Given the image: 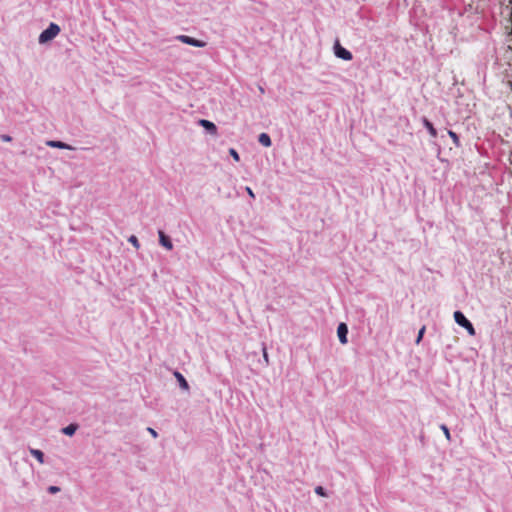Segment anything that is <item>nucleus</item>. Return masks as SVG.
<instances>
[{"mask_svg":"<svg viewBox=\"0 0 512 512\" xmlns=\"http://www.w3.org/2000/svg\"><path fill=\"white\" fill-rule=\"evenodd\" d=\"M245 190H246V192H247V194L249 195L250 198L255 199V194H254V192L252 191V189L250 187L247 186L245 188Z\"/></svg>","mask_w":512,"mask_h":512,"instance_id":"24","label":"nucleus"},{"mask_svg":"<svg viewBox=\"0 0 512 512\" xmlns=\"http://www.w3.org/2000/svg\"><path fill=\"white\" fill-rule=\"evenodd\" d=\"M198 124L201 127H203L209 134H211V135L217 134V126L213 122L206 120V119H200L198 121Z\"/></svg>","mask_w":512,"mask_h":512,"instance_id":"6","label":"nucleus"},{"mask_svg":"<svg viewBox=\"0 0 512 512\" xmlns=\"http://www.w3.org/2000/svg\"><path fill=\"white\" fill-rule=\"evenodd\" d=\"M128 242L131 243L136 249H139L140 243H139L138 238L135 235H131L128 238Z\"/></svg>","mask_w":512,"mask_h":512,"instance_id":"16","label":"nucleus"},{"mask_svg":"<svg viewBox=\"0 0 512 512\" xmlns=\"http://www.w3.org/2000/svg\"><path fill=\"white\" fill-rule=\"evenodd\" d=\"M337 335L341 344H347L348 342V327L345 323H340L337 327Z\"/></svg>","mask_w":512,"mask_h":512,"instance_id":"5","label":"nucleus"},{"mask_svg":"<svg viewBox=\"0 0 512 512\" xmlns=\"http://www.w3.org/2000/svg\"><path fill=\"white\" fill-rule=\"evenodd\" d=\"M77 429H78V425L75 423H71L62 429V433L67 436H73L75 434V432L77 431Z\"/></svg>","mask_w":512,"mask_h":512,"instance_id":"12","label":"nucleus"},{"mask_svg":"<svg viewBox=\"0 0 512 512\" xmlns=\"http://www.w3.org/2000/svg\"><path fill=\"white\" fill-rule=\"evenodd\" d=\"M46 145L51 148L65 149V150H74L75 148L65 142L59 140H48Z\"/></svg>","mask_w":512,"mask_h":512,"instance_id":"8","label":"nucleus"},{"mask_svg":"<svg viewBox=\"0 0 512 512\" xmlns=\"http://www.w3.org/2000/svg\"><path fill=\"white\" fill-rule=\"evenodd\" d=\"M448 135L451 137V139L453 140L454 144L458 147L460 146V139H459V136L452 130H448Z\"/></svg>","mask_w":512,"mask_h":512,"instance_id":"14","label":"nucleus"},{"mask_svg":"<svg viewBox=\"0 0 512 512\" xmlns=\"http://www.w3.org/2000/svg\"><path fill=\"white\" fill-rule=\"evenodd\" d=\"M315 493L319 496H322V497H326L327 496V493H326V490L324 487L322 486H317L315 488Z\"/></svg>","mask_w":512,"mask_h":512,"instance_id":"19","label":"nucleus"},{"mask_svg":"<svg viewBox=\"0 0 512 512\" xmlns=\"http://www.w3.org/2000/svg\"><path fill=\"white\" fill-rule=\"evenodd\" d=\"M30 454L35 457L41 464L44 463V453L39 449L29 448Z\"/></svg>","mask_w":512,"mask_h":512,"instance_id":"13","label":"nucleus"},{"mask_svg":"<svg viewBox=\"0 0 512 512\" xmlns=\"http://www.w3.org/2000/svg\"><path fill=\"white\" fill-rule=\"evenodd\" d=\"M454 320L459 326L465 328L470 336H475L476 330L473 324L461 311L457 310L454 312Z\"/></svg>","mask_w":512,"mask_h":512,"instance_id":"2","label":"nucleus"},{"mask_svg":"<svg viewBox=\"0 0 512 512\" xmlns=\"http://www.w3.org/2000/svg\"><path fill=\"white\" fill-rule=\"evenodd\" d=\"M174 376H175L177 382L179 383V386L181 389H183L185 391H188L190 389L187 380L179 371H174Z\"/></svg>","mask_w":512,"mask_h":512,"instance_id":"9","label":"nucleus"},{"mask_svg":"<svg viewBox=\"0 0 512 512\" xmlns=\"http://www.w3.org/2000/svg\"><path fill=\"white\" fill-rule=\"evenodd\" d=\"M334 54L337 58L343 59L345 61H350L353 58L352 53L346 48L342 47L338 40H336L334 44Z\"/></svg>","mask_w":512,"mask_h":512,"instance_id":"3","label":"nucleus"},{"mask_svg":"<svg viewBox=\"0 0 512 512\" xmlns=\"http://www.w3.org/2000/svg\"><path fill=\"white\" fill-rule=\"evenodd\" d=\"M440 429L443 431V433H444V435H445L446 439H447L448 441H451V434H450V430H449V428H448L445 424H441V425H440Z\"/></svg>","mask_w":512,"mask_h":512,"instance_id":"17","label":"nucleus"},{"mask_svg":"<svg viewBox=\"0 0 512 512\" xmlns=\"http://www.w3.org/2000/svg\"><path fill=\"white\" fill-rule=\"evenodd\" d=\"M423 125L424 127L428 130L429 134L433 137V138H436L437 137V130L435 129V127L433 126V124L427 119V118H423Z\"/></svg>","mask_w":512,"mask_h":512,"instance_id":"11","label":"nucleus"},{"mask_svg":"<svg viewBox=\"0 0 512 512\" xmlns=\"http://www.w3.org/2000/svg\"><path fill=\"white\" fill-rule=\"evenodd\" d=\"M158 235H159V243L167 250H172L173 243H172L171 238L168 235H166L162 230H159Z\"/></svg>","mask_w":512,"mask_h":512,"instance_id":"7","label":"nucleus"},{"mask_svg":"<svg viewBox=\"0 0 512 512\" xmlns=\"http://www.w3.org/2000/svg\"><path fill=\"white\" fill-rule=\"evenodd\" d=\"M47 491L50 494H56V493H58L60 491V487H58V486H49L47 488Z\"/></svg>","mask_w":512,"mask_h":512,"instance_id":"21","label":"nucleus"},{"mask_svg":"<svg viewBox=\"0 0 512 512\" xmlns=\"http://www.w3.org/2000/svg\"><path fill=\"white\" fill-rule=\"evenodd\" d=\"M258 142L264 147H270L272 145L271 137L267 133H261L258 136Z\"/></svg>","mask_w":512,"mask_h":512,"instance_id":"10","label":"nucleus"},{"mask_svg":"<svg viewBox=\"0 0 512 512\" xmlns=\"http://www.w3.org/2000/svg\"><path fill=\"white\" fill-rule=\"evenodd\" d=\"M425 330H426L425 326H422L421 329L418 331V335H417V338L415 340L416 344H419L422 341L424 333H425Z\"/></svg>","mask_w":512,"mask_h":512,"instance_id":"18","label":"nucleus"},{"mask_svg":"<svg viewBox=\"0 0 512 512\" xmlns=\"http://www.w3.org/2000/svg\"><path fill=\"white\" fill-rule=\"evenodd\" d=\"M0 138L4 142H11L12 141V137L10 135H7V134H2L0 136Z\"/></svg>","mask_w":512,"mask_h":512,"instance_id":"22","label":"nucleus"},{"mask_svg":"<svg viewBox=\"0 0 512 512\" xmlns=\"http://www.w3.org/2000/svg\"><path fill=\"white\" fill-rule=\"evenodd\" d=\"M176 39L182 43H185L190 46L198 47V48H203L206 46V42L196 39V38H193V37H190V36H187V35H178V36H176Z\"/></svg>","mask_w":512,"mask_h":512,"instance_id":"4","label":"nucleus"},{"mask_svg":"<svg viewBox=\"0 0 512 512\" xmlns=\"http://www.w3.org/2000/svg\"><path fill=\"white\" fill-rule=\"evenodd\" d=\"M147 431L151 434V436H152L153 438H157V437H158V432H157L155 429H153V428H151V427H148V428H147Z\"/></svg>","mask_w":512,"mask_h":512,"instance_id":"23","label":"nucleus"},{"mask_svg":"<svg viewBox=\"0 0 512 512\" xmlns=\"http://www.w3.org/2000/svg\"><path fill=\"white\" fill-rule=\"evenodd\" d=\"M229 154L230 156L235 160V161H239L240 160V156L238 154V152L234 149V148H230L229 149Z\"/></svg>","mask_w":512,"mask_h":512,"instance_id":"20","label":"nucleus"},{"mask_svg":"<svg viewBox=\"0 0 512 512\" xmlns=\"http://www.w3.org/2000/svg\"><path fill=\"white\" fill-rule=\"evenodd\" d=\"M262 352H263L264 365L268 366L269 365V356H268L266 345L264 343L262 344Z\"/></svg>","mask_w":512,"mask_h":512,"instance_id":"15","label":"nucleus"},{"mask_svg":"<svg viewBox=\"0 0 512 512\" xmlns=\"http://www.w3.org/2000/svg\"><path fill=\"white\" fill-rule=\"evenodd\" d=\"M60 33V27L56 23H50L49 26L43 30L38 38L40 44H45L54 39Z\"/></svg>","mask_w":512,"mask_h":512,"instance_id":"1","label":"nucleus"}]
</instances>
